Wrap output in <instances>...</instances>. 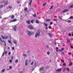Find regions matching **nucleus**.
<instances>
[{"label":"nucleus","mask_w":73,"mask_h":73,"mask_svg":"<svg viewBox=\"0 0 73 73\" xmlns=\"http://www.w3.org/2000/svg\"><path fill=\"white\" fill-rule=\"evenodd\" d=\"M47 54L48 55H49V54H50V52H47Z\"/></svg>","instance_id":"nucleus-34"},{"label":"nucleus","mask_w":73,"mask_h":73,"mask_svg":"<svg viewBox=\"0 0 73 73\" xmlns=\"http://www.w3.org/2000/svg\"><path fill=\"white\" fill-rule=\"evenodd\" d=\"M35 23L37 24H39V22H38V20H36L35 21Z\"/></svg>","instance_id":"nucleus-18"},{"label":"nucleus","mask_w":73,"mask_h":73,"mask_svg":"<svg viewBox=\"0 0 73 73\" xmlns=\"http://www.w3.org/2000/svg\"><path fill=\"white\" fill-rule=\"evenodd\" d=\"M44 25H45L46 27H48V24H46L45 23H44Z\"/></svg>","instance_id":"nucleus-29"},{"label":"nucleus","mask_w":73,"mask_h":73,"mask_svg":"<svg viewBox=\"0 0 73 73\" xmlns=\"http://www.w3.org/2000/svg\"><path fill=\"white\" fill-rule=\"evenodd\" d=\"M25 65L26 66L28 65V60L27 59L25 62Z\"/></svg>","instance_id":"nucleus-6"},{"label":"nucleus","mask_w":73,"mask_h":73,"mask_svg":"<svg viewBox=\"0 0 73 73\" xmlns=\"http://www.w3.org/2000/svg\"><path fill=\"white\" fill-rule=\"evenodd\" d=\"M40 34V32L38 31L36 33L35 36V38H37V37H39Z\"/></svg>","instance_id":"nucleus-1"},{"label":"nucleus","mask_w":73,"mask_h":73,"mask_svg":"<svg viewBox=\"0 0 73 73\" xmlns=\"http://www.w3.org/2000/svg\"><path fill=\"white\" fill-rule=\"evenodd\" d=\"M34 13H35V14H33V17H36V13L35 12H34Z\"/></svg>","instance_id":"nucleus-15"},{"label":"nucleus","mask_w":73,"mask_h":73,"mask_svg":"<svg viewBox=\"0 0 73 73\" xmlns=\"http://www.w3.org/2000/svg\"><path fill=\"white\" fill-rule=\"evenodd\" d=\"M46 21L47 22H49L50 21H51V19H46Z\"/></svg>","instance_id":"nucleus-12"},{"label":"nucleus","mask_w":73,"mask_h":73,"mask_svg":"<svg viewBox=\"0 0 73 73\" xmlns=\"http://www.w3.org/2000/svg\"><path fill=\"white\" fill-rule=\"evenodd\" d=\"M28 27H29V29H31V30H32L33 29V26L31 25H29L28 26Z\"/></svg>","instance_id":"nucleus-3"},{"label":"nucleus","mask_w":73,"mask_h":73,"mask_svg":"<svg viewBox=\"0 0 73 73\" xmlns=\"http://www.w3.org/2000/svg\"><path fill=\"white\" fill-rule=\"evenodd\" d=\"M3 7V5H0V9L1 8H2Z\"/></svg>","instance_id":"nucleus-24"},{"label":"nucleus","mask_w":73,"mask_h":73,"mask_svg":"<svg viewBox=\"0 0 73 73\" xmlns=\"http://www.w3.org/2000/svg\"><path fill=\"white\" fill-rule=\"evenodd\" d=\"M61 61L62 62H64V60H61Z\"/></svg>","instance_id":"nucleus-54"},{"label":"nucleus","mask_w":73,"mask_h":73,"mask_svg":"<svg viewBox=\"0 0 73 73\" xmlns=\"http://www.w3.org/2000/svg\"><path fill=\"white\" fill-rule=\"evenodd\" d=\"M5 71V69H3L2 70V72H4Z\"/></svg>","instance_id":"nucleus-32"},{"label":"nucleus","mask_w":73,"mask_h":73,"mask_svg":"<svg viewBox=\"0 0 73 73\" xmlns=\"http://www.w3.org/2000/svg\"><path fill=\"white\" fill-rule=\"evenodd\" d=\"M72 36H73V32H72Z\"/></svg>","instance_id":"nucleus-63"},{"label":"nucleus","mask_w":73,"mask_h":73,"mask_svg":"<svg viewBox=\"0 0 73 73\" xmlns=\"http://www.w3.org/2000/svg\"><path fill=\"white\" fill-rule=\"evenodd\" d=\"M46 3H45V4H43V6H45V5H46Z\"/></svg>","instance_id":"nucleus-44"},{"label":"nucleus","mask_w":73,"mask_h":73,"mask_svg":"<svg viewBox=\"0 0 73 73\" xmlns=\"http://www.w3.org/2000/svg\"><path fill=\"white\" fill-rule=\"evenodd\" d=\"M8 42H9V43H10V44H11V45H12V42H11V41L10 40H8Z\"/></svg>","instance_id":"nucleus-14"},{"label":"nucleus","mask_w":73,"mask_h":73,"mask_svg":"<svg viewBox=\"0 0 73 73\" xmlns=\"http://www.w3.org/2000/svg\"><path fill=\"white\" fill-rule=\"evenodd\" d=\"M1 36L2 37V38H3V39H5V38L6 39H8V36H6V38H5L4 36H3V35H1Z\"/></svg>","instance_id":"nucleus-4"},{"label":"nucleus","mask_w":73,"mask_h":73,"mask_svg":"<svg viewBox=\"0 0 73 73\" xmlns=\"http://www.w3.org/2000/svg\"><path fill=\"white\" fill-rule=\"evenodd\" d=\"M29 1L30 2L29 5H31V4H32V0H29Z\"/></svg>","instance_id":"nucleus-13"},{"label":"nucleus","mask_w":73,"mask_h":73,"mask_svg":"<svg viewBox=\"0 0 73 73\" xmlns=\"http://www.w3.org/2000/svg\"><path fill=\"white\" fill-rule=\"evenodd\" d=\"M16 21H17V20L16 19H14L12 21H10V23H12V22H14Z\"/></svg>","instance_id":"nucleus-10"},{"label":"nucleus","mask_w":73,"mask_h":73,"mask_svg":"<svg viewBox=\"0 0 73 73\" xmlns=\"http://www.w3.org/2000/svg\"><path fill=\"white\" fill-rule=\"evenodd\" d=\"M67 12H68V10L67 9H66L62 11V13H65Z\"/></svg>","instance_id":"nucleus-5"},{"label":"nucleus","mask_w":73,"mask_h":73,"mask_svg":"<svg viewBox=\"0 0 73 73\" xmlns=\"http://www.w3.org/2000/svg\"><path fill=\"white\" fill-rule=\"evenodd\" d=\"M20 73H23V71H21L20 72Z\"/></svg>","instance_id":"nucleus-64"},{"label":"nucleus","mask_w":73,"mask_h":73,"mask_svg":"<svg viewBox=\"0 0 73 73\" xmlns=\"http://www.w3.org/2000/svg\"><path fill=\"white\" fill-rule=\"evenodd\" d=\"M42 70H44V67H42L40 68L39 69V71L40 72H41Z\"/></svg>","instance_id":"nucleus-8"},{"label":"nucleus","mask_w":73,"mask_h":73,"mask_svg":"<svg viewBox=\"0 0 73 73\" xmlns=\"http://www.w3.org/2000/svg\"><path fill=\"white\" fill-rule=\"evenodd\" d=\"M33 63H34V62H32V63L31 64V65H33Z\"/></svg>","instance_id":"nucleus-41"},{"label":"nucleus","mask_w":73,"mask_h":73,"mask_svg":"<svg viewBox=\"0 0 73 73\" xmlns=\"http://www.w3.org/2000/svg\"><path fill=\"white\" fill-rule=\"evenodd\" d=\"M59 18H60V20H62V18H61V17H60V16H59Z\"/></svg>","instance_id":"nucleus-45"},{"label":"nucleus","mask_w":73,"mask_h":73,"mask_svg":"<svg viewBox=\"0 0 73 73\" xmlns=\"http://www.w3.org/2000/svg\"><path fill=\"white\" fill-rule=\"evenodd\" d=\"M24 11H28V8L27 7H26L24 9Z\"/></svg>","instance_id":"nucleus-16"},{"label":"nucleus","mask_w":73,"mask_h":73,"mask_svg":"<svg viewBox=\"0 0 73 73\" xmlns=\"http://www.w3.org/2000/svg\"><path fill=\"white\" fill-rule=\"evenodd\" d=\"M49 68V66H46V68H45V69H48Z\"/></svg>","instance_id":"nucleus-42"},{"label":"nucleus","mask_w":73,"mask_h":73,"mask_svg":"<svg viewBox=\"0 0 73 73\" xmlns=\"http://www.w3.org/2000/svg\"><path fill=\"white\" fill-rule=\"evenodd\" d=\"M72 65V62H70V64H69V65H70V66H71V65Z\"/></svg>","instance_id":"nucleus-31"},{"label":"nucleus","mask_w":73,"mask_h":73,"mask_svg":"<svg viewBox=\"0 0 73 73\" xmlns=\"http://www.w3.org/2000/svg\"><path fill=\"white\" fill-rule=\"evenodd\" d=\"M12 49H13V50H15V48H14V47H12Z\"/></svg>","instance_id":"nucleus-52"},{"label":"nucleus","mask_w":73,"mask_h":73,"mask_svg":"<svg viewBox=\"0 0 73 73\" xmlns=\"http://www.w3.org/2000/svg\"><path fill=\"white\" fill-rule=\"evenodd\" d=\"M13 58H14L13 56H12L11 58V60H13Z\"/></svg>","instance_id":"nucleus-28"},{"label":"nucleus","mask_w":73,"mask_h":73,"mask_svg":"<svg viewBox=\"0 0 73 73\" xmlns=\"http://www.w3.org/2000/svg\"><path fill=\"white\" fill-rule=\"evenodd\" d=\"M9 68H10V69H12V67H11V66H10Z\"/></svg>","instance_id":"nucleus-58"},{"label":"nucleus","mask_w":73,"mask_h":73,"mask_svg":"<svg viewBox=\"0 0 73 73\" xmlns=\"http://www.w3.org/2000/svg\"><path fill=\"white\" fill-rule=\"evenodd\" d=\"M68 54H69V55H70L71 54V53H70V52L68 53Z\"/></svg>","instance_id":"nucleus-53"},{"label":"nucleus","mask_w":73,"mask_h":73,"mask_svg":"<svg viewBox=\"0 0 73 73\" xmlns=\"http://www.w3.org/2000/svg\"><path fill=\"white\" fill-rule=\"evenodd\" d=\"M73 5H71L69 7V8H70H70H73Z\"/></svg>","instance_id":"nucleus-21"},{"label":"nucleus","mask_w":73,"mask_h":73,"mask_svg":"<svg viewBox=\"0 0 73 73\" xmlns=\"http://www.w3.org/2000/svg\"><path fill=\"white\" fill-rule=\"evenodd\" d=\"M66 69H67V70H68V71H69L70 70L69 68H67Z\"/></svg>","instance_id":"nucleus-40"},{"label":"nucleus","mask_w":73,"mask_h":73,"mask_svg":"<svg viewBox=\"0 0 73 73\" xmlns=\"http://www.w3.org/2000/svg\"><path fill=\"white\" fill-rule=\"evenodd\" d=\"M73 19V16H70L69 18L68 19Z\"/></svg>","instance_id":"nucleus-19"},{"label":"nucleus","mask_w":73,"mask_h":73,"mask_svg":"<svg viewBox=\"0 0 73 73\" xmlns=\"http://www.w3.org/2000/svg\"><path fill=\"white\" fill-rule=\"evenodd\" d=\"M13 41L14 44H17V42H16V41H15V40H13Z\"/></svg>","instance_id":"nucleus-23"},{"label":"nucleus","mask_w":73,"mask_h":73,"mask_svg":"<svg viewBox=\"0 0 73 73\" xmlns=\"http://www.w3.org/2000/svg\"><path fill=\"white\" fill-rule=\"evenodd\" d=\"M53 5H52L50 7V9H52V8H53Z\"/></svg>","instance_id":"nucleus-35"},{"label":"nucleus","mask_w":73,"mask_h":73,"mask_svg":"<svg viewBox=\"0 0 73 73\" xmlns=\"http://www.w3.org/2000/svg\"><path fill=\"white\" fill-rule=\"evenodd\" d=\"M53 20L54 21H56V20H57V19H54Z\"/></svg>","instance_id":"nucleus-55"},{"label":"nucleus","mask_w":73,"mask_h":73,"mask_svg":"<svg viewBox=\"0 0 73 73\" xmlns=\"http://www.w3.org/2000/svg\"><path fill=\"white\" fill-rule=\"evenodd\" d=\"M11 52H10L9 53V55H11Z\"/></svg>","instance_id":"nucleus-49"},{"label":"nucleus","mask_w":73,"mask_h":73,"mask_svg":"<svg viewBox=\"0 0 73 73\" xmlns=\"http://www.w3.org/2000/svg\"><path fill=\"white\" fill-rule=\"evenodd\" d=\"M4 53H5V55H7V53H8V52H7V51H6L4 52Z\"/></svg>","instance_id":"nucleus-25"},{"label":"nucleus","mask_w":73,"mask_h":73,"mask_svg":"<svg viewBox=\"0 0 73 73\" xmlns=\"http://www.w3.org/2000/svg\"><path fill=\"white\" fill-rule=\"evenodd\" d=\"M33 22H34L33 20H32L31 21V23H33Z\"/></svg>","instance_id":"nucleus-39"},{"label":"nucleus","mask_w":73,"mask_h":73,"mask_svg":"<svg viewBox=\"0 0 73 73\" xmlns=\"http://www.w3.org/2000/svg\"><path fill=\"white\" fill-rule=\"evenodd\" d=\"M27 32H28V35L29 36H31V35H33V34L34 33L32 31H27Z\"/></svg>","instance_id":"nucleus-2"},{"label":"nucleus","mask_w":73,"mask_h":73,"mask_svg":"<svg viewBox=\"0 0 73 73\" xmlns=\"http://www.w3.org/2000/svg\"><path fill=\"white\" fill-rule=\"evenodd\" d=\"M65 65H66V63H63L62 65L63 66H65Z\"/></svg>","instance_id":"nucleus-36"},{"label":"nucleus","mask_w":73,"mask_h":73,"mask_svg":"<svg viewBox=\"0 0 73 73\" xmlns=\"http://www.w3.org/2000/svg\"><path fill=\"white\" fill-rule=\"evenodd\" d=\"M12 62V60H10V62Z\"/></svg>","instance_id":"nucleus-57"},{"label":"nucleus","mask_w":73,"mask_h":73,"mask_svg":"<svg viewBox=\"0 0 73 73\" xmlns=\"http://www.w3.org/2000/svg\"><path fill=\"white\" fill-rule=\"evenodd\" d=\"M50 24H51V25H52V24H53V22H51Z\"/></svg>","instance_id":"nucleus-46"},{"label":"nucleus","mask_w":73,"mask_h":73,"mask_svg":"<svg viewBox=\"0 0 73 73\" xmlns=\"http://www.w3.org/2000/svg\"><path fill=\"white\" fill-rule=\"evenodd\" d=\"M5 46H7V43H5Z\"/></svg>","instance_id":"nucleus-61"},{"label":"nucleus","mask_w":73,"mask_h":73,"mask_svg":"<svg viewBox=\"0 0 73 73\" xmlns=\"http://www.w3.org/2000/svg\"><path fill=\"white\" fill-rule=\"evenodd\" d=\"M23 56H25V57H27V54H23Z\"/></svg>","instance_id":"nucleus-33"},{"label":"nucleus","mask_w":73,"mask_h":73,"mask_svg":"<svg viewBox=\"0 0 73 73\" xmlns=\"http://www.w3.org/2000/svg\"><path fill=\"white\" fill-rule=\"evenodd\" d=\"M1 42H4V43H6V42H5V41H4V40H3H3H1Z\"/></svg>","instance_id":"nucleus-30"},{"label":"nucleus","mask_w":73,"mask_h":73,"mask_svg":"<svg viewBox=\"0 0 73 73\" xmlns=\"http://www.w3.org/2000/svg\"><path fill=\"white\" fill-rule=\"evenodd\" d=\"M70 42V40H68L67 41V42L68 43V42Z\"/></svg>","instance_id":"nucleus-47"},{"label":"nucleus","mask_w":73,"mask_h":73,"mask_svg":"<svg viewBox=\"0 0 73 73\" xmlns=\"http://www.w3.org/2000/svg\"><path fill=\"white\" fill-rule=\"evenodd\" d=\"M46 47L47 48H49V46H47Z\"/></svg>","instance_id":"nucleus-62"},{"label":"nucleus","mask_w":73,"mask_h":73,"mask_svg":"<svg viewBox=\"0 0 73 73\" xmlns=\"http://www.w3.org/2000/svg\"><path fill=\"white\" fill-rule=\"evenodd\" d=\"M13 29L15 31H17V26H14V27L13 28Z\"/></svg>","instance_id":"nucleus-7"},{"label":"nucleus","mask_w":73,"mask_h":73,"mask_svg":"<svg viewBox=\"0 0 73 73\" xmlns=\"http://www.w3.org/2000/svg\"><path fill=\"white\" fill-rule=\"evenodd\" d=\"M9 8L10 9H11V8H12V7L11 6H9Z\"/></svg>","instance_id":"nucleus-37"},{"label":"nucleus","mask_w":73,"mask_h":73,"mask_svg":"<svg viewBox=\"0 0 73 73\" xmlns=\"http://www.w3.org/2000/svg\"><path fill=\"white\" fill-rule=\"evenodd\" d=\"M19 62V60H16L15 61V63H17Z\"/></svg>","instance_id":"nucleus-22"},{"label":"nucleus","mask_w":73,"mask_h":73,"mask_svg":"<svg viewBox=\"0 0 73 73\" xmlns=\"http://www.w3.org/2000/svg\"><path fill=\"white\" fill-rule=\"evenodd\" d=\"M8 1H7V2H6L5 3H4V5H7L8 4Z\"/></svg>","instance_id":"nucleus-26"},{"label":"nucleus","mask_w":73,"mask_h":73,"mask_svg":"<svg viewBox=\"0 0 73 73\" xmlns=\"http://www.w3.org/2000/svg\"><path fill=\"white\" fill-rule=\"evenodd\" d=\"M61 50H60V51H62V50H64V49H63V48H61Z\"/></svg>","instance_id":"nucleus-50"},{"label":"nucleus","mask_w":73,"mask_h":73,"mask_svg":"<svg viewBox=\"0 0 73 73\" xmlns=\"http://www.w3.org/2000/svg\"><path fill=\"white\" fill-rule=\"evenodd\" d=\"M26 23H27L28 24H31V21L30 20H28L27 21Z\"/></svg>","instance_id":"nucleus-11"},{"label":"nucleus","mask_w":73,"mask_h":73,"mask_svg":"<svg viewBox=\"0 0 73 73\" xmlns=\"http://www.w3.org/2000/svg\"><path fill=\"white\" fill-rule=\"evenodd\" d=\"M48 28H49V29H52V27H51L50 26H49L48 27Z\"/></svg>","instance_id":"nucleus-38"},{"label":"nucleus","mask_w":73,"mask_h":73,"mask_svg":"<svg viewBox=\"0 0 73 73\" xmlns=\"http://www.w3.org/2000/svg\"><path fill=\"white\" fill-rule=\"evenodd\" d=\"M9 37L10 38V40H11V39H12V37H11V36H9Z\"/></svg>","instance_id":"nucleus-51"},{"label":"nucleus","mask_w":73,"mask_h":73,"mask_svg":"<svg viewBox=\"0 0 73 73\" xmlns=\"http://www.w3.org/2000/svg\"><path fill=\"white\" fill-rule=\"evenodd\" d=\"M48 36H50V37L51 36H52V35L50 33H49L48 34Z\"/></svg>","instance_id":"nucleus-27"},{"label":"nucleus","mask_w":73,"mask_h":73,"mask_svg":"<svg viewBox=\"0 0 73 73\" xmlns=\"http://www.w3.org/2000/svg\"><path fill=\"white\" fill-rule=\"evenodd\" d=\"M0 40L1 41L2 40L1 39V37H0Z\"/></svg>","instance_id":"nucleus-60"},{"label":"nucleus","mask_w":73,"mask_h":73,"mask_svg":"<svg viewBox=\"0 0 73 73\" xmlns=\"http://www.w3.org/2000/svg\"><path fill=\"white\" fill-rule=\"evenodd\" d=\"M66 22H68V23H70L71 21V20H68V21H66Z\"/></svg>","instance_id":"nucleus-20"},{"label":"nucleus","mask_w":73,"mask_h":73,"mask_svg":"<svg viewBox=\"0 0 73 73\" xmlns=\"http://www.w3.org/2000/svg\"><path fill=\"white\" fill-rule=\"evenodd\" d=\"M45 29H48V27H45Z\"/></svg>","instance_id":"nucleus-59"},{"label":"nucleus","mask_w":73,"mask_h":73,"mask_svg":"<svg viewBox=\"0 0 73 73\" xmlns=\"http://www.w3.org/2000/svg\"><path fill=\"white\" fill-rule=\"evenodd\" d=\"M4 52L3 53L2 55V56L3 57V56H4Z\"/></svg>","instance_id":"nucleus-43"},{"label":"nucleus","mask_w":73,"mask_h":73,"mask_svg":"<svg viewBox=\"0 0 73 73\" xmlns=\"http://www.w3.org/2000/svg\"><path fill=\"white\" fill-rule=\"evenodd\" d=\"M61 70H62L61 69L59 68V69H58V70H56V72H61Z\"/></svg>","instance_id":"nucleus-9"},{"label":"nucleus","mask_w":73,"mask_h":73,"mask_svg":"<svg viewBox=\"0 0 73 73\" xmlns=\"http://www.w3.org/2000/svg\"><path fill=\"white\" fill-rule=\"evenodd\" d=\"M15 17V15H12L11 17V19H13Z\"/></svg>","instance_id":"nucleus-17"},{"label":"nucleus","mask_w":73,"mask_h":73,"mask_svg":"<svg viewBox=\"0 0 73 73\" xmlns=\"http://www.w3.org/2000/svg\"><path fill=\"white\" fill-rule=\"evenodd\" d=\"M68 35L69 36H71V34H70V33L68 34Z\"/></svg>","instance_id":"nucleus-48"},{"label":"nucleus","mask_w":73,"mask_h":73,"mask_svg":"<svg viewBox=\"0 0 73 73\" xmlns=\"http://www.w3.org/2000/svg\"><path fill=\"white\" fill-rule=\"evenodd\" d=\"M70 47H71V48H72V49H73V46H70Z\"/></svg>","instance_id":"nucleus-56"}]
</instances>
